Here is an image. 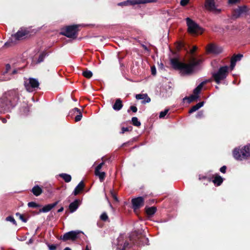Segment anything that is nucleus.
Segmentation results:
<instances>
[{
    "instance_id": "obj_1",
    "label": "nucleus",
    "mask_w": 250,
    "mask_h": 250,
    "mask_svg": "<svg viewBox=\"0 0 250 250\" xmlns=\"http://www.w3.org/2000/svg\"><path fill=\"white\" fill-rule=\"evenodd\" d=\"M171 63L175 69L179 70L182 75H189L192 73L194 71L195 66L197 64V62L195 61L189 64H186L180 62L176 59H171Z\"/></svg>"
},
{
    "instance_id": "obj_2",
    "label": "nucleus",
    "mask_w": 250,
    "mask_h": 250,
    "mask_svg": "<svg viewBox=\"0 0 250 250\" xmlns=\"http://www.w3.org/2000/svg\"><path fill=\"white\" fill-rule=\"evenodd\" d=\"M186 20L188 26V31L190 34L198 35L202 33V28L194 21L189 18H186Z\"/></svg>"
},
{
    "instance_id": "obj_3",
    "label": "nucleus",
    "mask_w": 250,
    "mask_h": 250,
    "mask_svg": "<svg viewBox=\"0 0 250 250\" xmlns=\"http://www.w3.org/2000/svg\"><path fill=\"white\" fill-rule=\"evenodd\" d=\"M228 66H223L220 67L217 72L213 73L212 77L217 83H220L221 81L226 78L228 73Z\"/></svg>"
},
{
    "instance_id": "obj_4",
    "label": "nucleus",
    "mask_w": 250,
    "mask_h": 250,
    "mask_svg": "<svg viewBox=\"0 0 250 250\" xmlns=\"http://www.w3.org/2000/svg\"><path fill=\"white\" fill-rule=\"evenodd\" d=\"M77 28V25L68 26L61 33L68 38H75L78 31Z\"/></svg>"
},
{
    "instance_id": "obj_5",
    "label": "nucleus",
    "mask_w": 250,
    "mask_h": 250,
    "mask_svg": "<svg viewBox=\"0 0 250 250\" xmlns=\"http://www.w3.org/2000/svg\"><path fill=\"white\" fill-rule=\"evenodd\" d=\"M29 34V31L26 28H21L14 35L12 36L11 40H19L26 37Z\"/></svg>"
},
{
    "instance_id": "obj_6",
    "label": "nucleus",
    "mask_w": 250,
    "mask_h": 250,
    "mask_svg": "<svg viewBox=\"0 0 250 250\" xmlns=\"http://www.w3.org/2000/svg\"><path fill=\"white\" fill-rule=\"evenodd\" d=\"M39 82L34 79H28L25 81L24 85L26 90L29 92L33 91V89L39 86Z\"/></svg>"
},
{
    "instance_id": "obj_7",
    "label": "nucleus",
    "mask_w": 250,
    "mask_h": 250,
    "mask_svg": "<svg viewBox=\"0 0 250 250\" xmlns=\"http://www.w3.org/2000/svg\"><path fill=\"white\" fill-rule=\"evenodd\" d=\"M80 232L79 231H71L65 233L62 236V239L64 241H66L68 240H74L78 235V234Z\"/></svg>"
},
{
    "instance_id": "obj_8",
    "label": "nucleus",
    "mask_w": 250,
    "mask_h": 250,
    "mask_svg": "<svg viewBox=\"0 0 250 250\" xmlns=\"http://www.w3.org/2000/svg\"><path fill=\"white\" fill-rule=\"evenodd\" d=\"M144 199L142 197H139L132 200L133 208L134 210L137 209L144 205Z\"/></svg>"
},
{
    "instance_id": "obj_9",
    "label": "nucleus",
    "mask_w": 250,
    "mask_h": 250,
    "mask_svg": "<svg viewBox=\"0 0 250 250\" xmlns=\"http://www.w3.org/2000/svg\"><path fill=\"white\" fill-rule=\"evenodd\" d=\"M205 7L206 9L210 11H219L216 8L214 0H206Z\"/></svg>"
},
{
    "instance_id": "obj_10",
    "label": "nucleus",
    "mask_w": 250,
    "mask_h": 250,
    "mask_svg": "<svg viewBox=\"0 0 250 250\" xmlns=\"http://www.w3.org/2000/svg\"><path fill=\"white\" fill-rule=\"evenodd\" d=\"M207 50L209 53L217 54L221 53L223 51V49L220 46L210 44L208 47Z\"/></svg>"
},
{
    "instance_id": "obj_11",
    "label": "nucleus",
    "mask_w": 250,
    "mask_h": 250,
    "mask_svg": "<svg viewBox=\"0 0 250 250\" xmlns=\"http://www.w3.org/2000/svg\"><path fill=\"white\" fill-rule=\"evenodd\" d=\"M156 0H127L128 5L144 4L149 2H156Z\"/></svg>"
},
{
    "instance_id": "obj_12",
    "label": "nucleus",
    "mask_w": 250,
    "mask_h": 250,
    "mask_svg": "<svg viewBox=\"0 0 250 250\" xmlns=\"http://www.w3.org/2000/svg\"><path fill=\"white\" fill-rule=\"evenodd\" d=\"M243 57L242 55L238 54L235 56H234L232 57L231 59V64H230V69L232 70L235 66V64L236 62L240 61L242 57Z\"/></svg>"
},
{
    "instance_id": "obj_13",
    "label": "nucleus",
    "mask_w": 250,
    "mask_h": 250,
    "mask_svg": "<svg viewBox=\"0 0 250 250\" xmlns=\"http://www.w3.org/2000/svg\"><path fill=\"white\" fill-rule=\"evenodd\" d=\"M233 156L235 159L241 160L244 159L243 157V154L241 152V149L235 148L233 151Z\"/></svg>"
},
{
    "instance_id": "obj_14",
    "label": "nucleus",
    "mask_w": 250,
    "mask_h": 250,
    "mask_svg": "<svg viewBox=\"0 0 250 250\" xmlns=\"http://www.w3.org/2000/svg\"><path fill=\"white\" fill-rule=\"evenodd\" d=\"M241 152L243 154V157L244 159L250 156V145L244 146L241 149Z\"/></svg>"
},
{
    "instance_id": "obj_15",
    "label": "nucleus",
    "mask_w": 250,
    "mask_h": 250,
    "mask_svg": "<svg viewBox=\"0 0 250 250\" xmlns=\"http://www.w3.org/2000/svg\"><path fill=\"white\" fill-rule=\"evenodd\" d=\"M136 98L138 100H144V103H149L150 102V99L146 94H137L136 95Z\"/></svg>"
},
{
    "instance_id": "obj_16",
    "label": "nucleus",
    "mask_w": 250,
    "mask_h": 250,
    "mask_svg": "<svg viewBox=\"0 0 250 250\" xmlns=\"http://www.w3.org/2000/svg\"><path fill=\"white\" fill-rule=\"evenodd\" d=\"M57 203H55L52 204L47 205L41 209L40 210V212H47L50 211L52 208H53L57 205Z\"/></svg>"
},
{
    "instance_id": "obj_17",
    "label": "nucleus",
    "mask_w": 250,
    "mask_h": 250,
    "mask_svg": "<svg viewBox=\"0 0 250 250\" xmlns=\"http://www.w3.org/2000/svg\"><path fill=\"white\" fill-rule=\"evenodd\" d=\"M32 192L33 194L36 196H39L42 192V190L39 186H36L32 188Z\"/></svg>"
},
{
    "instance_id": "obj_18",
    "label": "nucleus",
    "mask_w": 250,
    "mask_h": 250,
    "mask_svg": "<svg viewBox=\"0 0 250 250\" xmlns=\"http://www.w3.org/2000/svg\"><path fill=\"white\" fill-rule=\"evenodd\" d=\"M84 187V184L83 182H81L76 187L74 190L73 193L75 195L78 194L81 191Z\"/></svg>"
},
{
    "instance_id": "obj_19",
    "label": "nucleus",
    "mask_w": 250,
    "mask_h": 250,
    "mask_svg": "<svg viewBox=\"0 0 250 250\" xmlns=\"http://www.w3.org/2000/svg\"><path fill=\"white\" fill-rule=\"evenodd\" d=\"M79 206V201L75 200L74 202L71 203L69 205V209L71 212L75 211Z\"/></svg>"
},
{
    "instance_id": "obj_20",
    "label": "nucleus",
    "mask_w": 250,
    "mask_h": 250,
    "mask_svg": "<svg viewBox=\"0 0 250 250\" xmlns=\"http://www.w3.org/2000/svg\"><path fill=\"white\" fill-rule=\"evenodd\" d=\"M122 103L120 99H117L113 106V108L115 110H119L122 107Z\"/></svg>"
},
{
    "instance_id": "obj_21",
    "label": "nucleus",
    "mask_w": 250,
    "mask_h": 250,
    "mask_svg": "<svg viewBox=\"0 0 250 250\" xmlns=\"http://www.w3.org/2000/svg\"><path fill=\"white\" fill-rule=\"evenodd\" d=\"M203 102L199 103L196 104L195 105L192 107V108L189 110V113H192L196 111H197L198 109L201 108L203 106Z\"/></svg>"
},
{
    "instance_id": "obj_22",
    "label": "nucleus",
    "mask_w": 250,
    "mask_h": 250,
    "mask_svg": "<svg viewBox=\"0 0 250 250\" xmlns=\"http://www.w3.org/2000/svg\"><path fill=\"white\" fill-rule=\"evenodd\" d=\"M73 111L75 113L76 112H78L79 113V114L78 115H77L76 117H75V121L76 122H78V121H80L81 119H82V113L80 112V110L77 108H75L73 110Z\"/></svg>"
},
{
    "instance_id": "obj_23",
    "label": "nucleus",
    "mask_w": 250,
    "mask_h": 250,
    "mask_svg": "<svg viewBox=\"0 0 250 250\" xmlns=\"http://www.w3.org/2000/svg\"><path fill=\"white\" fill-rule=\"evenodd\" d=\"M214 184L219 186L223 182V178L220 176H216L213 180Z\"/></svg>"
},
{
    "instance_id": "obj_24",
    "label": "nucleus",
    "mask_w": 250,
    "mask_h": 250,
    "mask_svg": "<svg viewBox=\"0 0 250 250\" xmlns=\"http://www.w3.org/2000/svg\"><path fill=\"white\" fill-rule=\"evenodd\" d=\"M156 211V208L154 207L146 208V212L149 215H152L154 214Z\"/></svg>"
},
{
    "instance_id": "obj_25",
    "label": "nucleus",
    "mask_w": 250,
    "mask_h": 250,
    "mask_svg": "<svg viewBox=\"0 0 250 250\" xmlns=\"http://www.w3.org/2000/svg\"><path fill=\"white\" fill-rule=\"evenodd\" d=\"M205 83V82L201 83L194 90V94L198 96V93L200 92L202 89L204 84Z\"/></svg>"
},
{
    "instance_id": "obj_26",
    "label": "nucleus",
    "mask_w": 250,
    "mask_h": 250,
    "mask_svg": "<svg viewBox=\"0 0 250 250\" xmlns=\"http://www.w3.org/2000/svg\"><path fill=\"white\" fill-rule=\"evenodd\" d=\"M198 97V96L197 95H196L195 94H194L189 96V97L184 98V100H187L188 103H189L197 99Z\"/></svg>"
},
{
    "instance_id": "obj_27",
    "label": "nucleus",
    "mask_w": 250,
    "mask_h": 250,
    "mask_svg": "<svg viewBox=\"0 0 250 250\" xmlns=\"http://www.w3.org/2000/svg\"><path fill=\"white\" fill-rule=\"evenodd\" d=\"M83 75L85 78L89 79L92 76L93 74L91 71L86 70L83 72Z\"/></svg>"
},
{
    "instance_id": "obj_28",
    "label": "nucleus",
    "mask_w": 250,
    "mask_h": 250,
    "mask_svg": "<svg viewBox=\"0 0 250 250\" xmlns=\"http://www.w3.org/2000/svg\"><path fill=\"white\" fill-rule=\"evenodd\" d=\"M61 177H62L66 182H69L71 180V177L70 175L66 174H62L60 175Z\"/></svg>"
},
{
    "instance_id": "obj_29",
    "label": "nucleus",
    "mask_w": 250,
    "mask_h": 250,
    "mask_svg": "<svg viewBox=\"0 0 250 250\" xmlns=\"http://www.w3.org/2000/svg\"><path fill=\"white\" fill-rule=\"evenodd\" d=\"M95 174L99 177L101 181L104 179L105 177V173L104 172H100V171H98V172H95Z\"/></svg>"
},
{
    "instance_id": "obj_30",
    "label": "nucleus",
    "mask_w": 250,
    "mask_h": 250,
    "mask_svg": "<svg viewBox=\"0 0 250 250\" xmlns=\"http://www.w3.org/2000/svg\"><path fill=\"white\" fill-rule=\"evenodd\" d=\"M132 122L134 125L139 126L141 125V123L138 121L137 117H133L132 118Z\"/></svg>"
},
{
    "instance_id": "obj_31",
    "label": "nucleus",
    "mask_w": 250,
    "mask_h": 250,
    "mask_svg": "<svg viewBox=\"0 0 250 250\" xmlns=\"http://www.w3.org/2000/svg\"><path fill=\"white\" fill-rule=\"evenodd\" d=\"M246 11V7H239L236 9V12H237L238 15H240Z\"/></svg>"
},
{
    "instance_id": "obj_32",
    "label": "nucleus",
    "mask_w": 250,
    "mask_h": 250,
    "mask_svg": "<svg viewBox=\"0 0 250 250\" xmlns=\"http://www.w3.org/2000/svg\"><path fill=\"white\" fill-rule=\"evenodd\" d=\"M168 111V109H166L164 111L161 112L160 113V115H159V117L160 118H164L167 115Z\"/></svg>"
},
{
    "instance_id": "obj_33",
    "label": "nucleus",
    "mask_w": 250,
    "mask_h": 250,
    "mask_svg": "<svg viewBox=\"0 0 250 250\" xmlns=\"http://www.w3.org/2000/svg\"><path fill=\"white\" fill-rule=\"evenodd\" d=\"M100 218L102 220L106 221L108 219V216L106 213L104 212L101 215Z\"/></svg>"
},
{
    "instance_id": "obj_34",
    "label": "nucleus",
    "mask_w": 250,
    "mask_h": 250,
    "mask_svg": "<svg viewBox=\"0 0 250 250\" xmlns=\"http://www.w3.org/2000/svg\"><path fill=\"white\" fill-rule=\"evenodd\" d=\"M6 220L7 221H10L12 223H13L14 224L16 225V222L15 221V220L14 219V218L12 217V216H8L6 218Z\"/></svg>"
},
{
    "instance_id": "obj_35",
    "label": "nucleus",
    "mask_w": 250,
    "mask_h": 250,
    "mask_svg": "<svg viewBox=\"0 0 250 250\" xmlns=\"http://www.w3.org/2000/svg\"><path fill=\"white\" fill-rule=\"evenodd\" d=\"M28 206L29 207L31 208H37L39 206L37 205L36 203L34 202H29L28 204Z\"/></svg>"
},
{
    "instance_id": "obj_36",
    "label": "nucleus",
    "mask_w": 250,
    "mask_h": 250,
    "mask_svg": "<svg viewBox=\"0 0 250 250\" xmlns=\"http://www.w3.org/2000/svg\"><path fill=\"white\" fill-rule=\"evenodd\" d=\"M189 2V0H181L180 5L182 6L187 5Z\"/></svg>"
},
{
    "instance_id": "obj_37",
    "label": "nucleus",
    "mask_w": 250,
    "mask_h": 250,
    "mask_svg": "<svg viewBox=\"0 0 250 250\" xmlns=\"http://www.w3.org/2000/svg\"><path fill=\"white\" fill-rule=\"evenodd\" d=\"M104 163H102L101 164H100L95 169V172H98V171H100V170L101 169V168L104 165Z\"/></svg>"
},
{
    "instance_id": "obj_38",
    "label": "nucleus",
    "mask_w": 250,
    "mask_h": 250,
    "mask_svg": "<svg viewBox=\"0 0 250 250\" xmlns=\"http://www.w3.org/2000/svg\"><path fill=\"white\" fill-rule=\"evenodd\" d=\"M118 5L120 6H127L128 5V3L127 2L126 0L122 2L119 3Z\"/></svg>"
},
{
    "instance_id": "obj_39",
    "label": "nucleus",
    "mask_w": 250,
    "mask_h": 250,
    "mask_svg": "<svg viewBox=\"0 0 250 250\" xmlns=\"http://www.w3.org/2000/svg\"><path fill=\"white\" fill-rule=\"evenodd\" d=\"M151 73L153 75H155L156 73V68L154 66L151 67Z\"/></svg>"
},
{
    "instance_id": "obj_40",
    "label": "nucleus",
    "mask_w": 250,
    "mask_h": 250,
    "mask_svg": "<svg viewBox=\"0 0 250 250\" xmlns=\"http://www.w3.org/2000/svg\"><path fill=\"white\" fill-rule=\"evenodd\" d=\"M239 0H229V3L230 4H234L238 2Z\"/></svg>"
},
{
    "instance_id": "obj_41",
    "label": "nucleus",
    "mask_w": 250,
    "mask_h": 250,
    "mask_svg": "<svg viewBox=\"0 0 250 250\" xmlns=\"http://www.w3.org/2000/svg\"><path fill=\"white\" fill-rule=\"evenodd\" d=\"M16 215L17 216H19L20 218L23 221V222H25L26 220L24 219L22 215H21V214H19V213H17L16 214Z\"/></svg>"
},
{
    "instance_id": "obj_42",
    "label": "nucleus",
    "mask_w": 250,
    "mask_h": 250,
    "mask_svg": "<svg viewBox=\"0 0 250 250\" xmlns=\"http://www.w3.org/2000/svg\"><path fill=\"white\" fill-rule=\"evenodd\" d=\"M226 167L225 166H223L220 168V171L222 173H225L226 172Z\"/></svg>"
},
{
    "instance_id": "obj_43",
    "label": "nucleus",
    "mask_w": 250,
    "mask_h": 250,
    "mask_svg": "<svg viewBox=\"0 0 250 250\" xmlns=\"http://www.w3.org/2000/svg\"><path fill=\"white\" fill-rule=\"evenodd\" d=\"M130 108L133 112H136L137 111V108L136 106H132Z\"/></svg>"
},
{
    "instance_id": "obj_44",
    "label": "nucleus",
    "mask_w": 250,
    "mask_h": 250,
    "mask_svg": "<svg viewBox=\"0 0 250 250\" xmlns=\"http://www.w3.org/2000/svg\"><path fill=\"white\" fill-rule=\"evenodd\" d=\"M196 50H197V47L195 46H193V48L190 50L191 53H193Z\"/></svg>"
},
{
    "instance_id": "obj_45",
    "label": "nucleus",
    "mask_w": 250,
    "mask_h": 250,
    "mask_svg": "<svg viewBox=\"0 0 250 250\" xmlns=\"http://www.w3.org/2000/svg\"><path fill=\"white\" fill-rule=\"evenodd\" d=\"M49 247L50 250H55L56 249V246L54 245L49 246Z\"/></svg>"
},
{
    "instance_id": "obj_46",
    "label": "nucleus",
    "mask_w": 250,
    "mask_h": 250,
    "mask_svg": "<svg viewBox=\"0 0 250 250\" xmlns=\"http://www.w3.org/2000/svg\"><path fill=\"white\" fill-rule=\"evenodd\" d=\"M122 130V133H124L125 131H128V129L127 127H123Z\"/></svg>"
},
{
    "instance_id": "obj_47",
    "label": "nucleus",
    "mask_w": 250,
    "mask_h": 250,
    "mask_svg": "<svg viewBox=\"0 0 250 250\" xmlns=\"http://www.w3.org/2000/svg\"><path fill=\"white\" fill-rule=\"evenodd\" d=\"M10 69V66L9 64H7L6 65V71L7 72L9 69Z\"/></svg>"
},
{
    "instance_id": "obj_48",
    "label": "nucleus",
    "mask_w": 250,
    "mask_h": 250,
    "mask_svg": "<svg viewBox=\"0 0 250 250\" xmlns=\"http://www.w3.org/2000/svg\"><path fill=\"white\" fill-rule=\"evenodd\" d=\"M113 197L114 198V199L116 201H118V199H117V197H116V196L114 194H113Z\"/></svg>"
},
{
    "instance_id": "obj_49",
    "label": "nucleus",
    "mask_w": 250,
    "mask_h": 250,
    "mask_svg": "<svg viewBox=\"0 0 250 250\" xmlns=\"http://www.w3.org/2000/svg\"><path fill=\"white\" fill-rule=\"evenodd\" d=\"M202 115H203L202 113H198V115H197V117H200L202 116Z\"/></svg>"
},
{
    "instance_id": "obj_50",
    "label": "nucleus",
    "mask_w": 250,
    "mask_h": 250,
    "mask_svg": "<svg viewBox=\"0 0 250 250\" xmlns=\"http://www.w3.org/2000/svg\"><path fill=\"white\" fill-rule=\"evenodd\" d=\"M63 208L62 207V208H60V209L58 210V212H62V211H63Z\"/></svg>"
},
{
    "instance_id": "obj_51",
    "label": "nucleus",
    "mask_w": 250,
    "mask_h": 250,
    "mask_svg": "<svg viewBox=\"0 0 250 250\" xmlns=\"http://www.w3.org/2000/svg\"><path fill=\"white\" fill-rule=\"evenodd\" d=\"M85 250H90V249L88 247V246H86Z\"/></svg>"
},
{
    "instance_id": "obj_52",
    "label": "nucleus",
    "mask_w": 250,
    "mask_h": 250,
    "mask_svg": "<svg viewBox=\"0 0 250 250\" xmlns=\"http://www.w3.org/2000/svg\"><path fill=\"white\" fill-rule=\"evenodd\" d=\"M40 58H41V60L39 61V62H42V56H41V57H40Z\"/></svg>"
},
{
    "instance_id": "obj_53",
    "label": "nucleus",
    "mask_w": 250,
    "mask_h": 250,
    "mask_svg": "<svg viewBox=\"0 0 250 250\" xmlns=\"http://www.w3.org/2000/svg\"><path fill=\"white\" fill-rule=\"evenodd\" d=\"M63 250H71L69 248L66 247Z\"/></svg>"
},
{
    "instance_id": "obj_54",
    "label": "nucleus",
    "mask_w": 250,
    "mask_h": 250,
    "mask_svg": "<svg viewBox=\"0 0 250 250\" xmlns=\"http://www.w3.org/2000/svg\"><path fill=\"white\" fill-rule=\"evenodd\" d=\"M6 120L5 119H3L2 120V122H3V123H6Z\"/></svg>"
},
{
    "instance_id": "obj_55",
    "label": "nucleus",
    "mask_w": 250,
    "mask_h": 250,
    "mask_svg": "<svg viewBox=\"0 0 250 250\" xmlns=\"http://www.w3.org/2000/svg\"><path fill=\"white\" fill-rule=\"evenodd\" d=\"M32 243V240L31 239H30L29 241V243Z\"/></svg>"
},
{
    "instance_id": "obj_56",
    "label": "nucleus",
    "mask_w": 250,
    "mask_h": 250,
    "mask_svg": "<svg viewBox=\"0 0 250 250\" xmlns=\"http://www.w3.org/2000/svg\"><path fill=\"white\" fill-rule=\"evenodd\" d=\"M180 47H181L182 46V44L180 43Z\"/></svg>"
},
{
    "instance_id": "obj_57",
    "label": "nucleus",
    "mask_w": 250,
    "mask_h": 250,
    "mask_svg": "<svg viewBox=\"0 0 250 250\" xmlns=\"http://www.w3.org/2000/svg\"><path fill=\"white\" fill-rule=\"evenodd\" d=\"M216 88L218 89V87L217 86H216Z\"/></svg>"
}]
</instances>
